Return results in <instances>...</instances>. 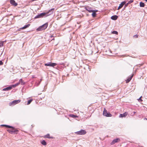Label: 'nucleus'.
I'll use <instances>...</instances> for the list:
<instances>
[{
	"mask_svg": "<svg viewBox=\"0 0 147 147\" xmlns=\"http://www.w3.org/2000/svg\"><path fill=\"white\" fill-rule=\"evenodd\" d=\"M3 64V63L1 61H0V65H2Z\"/></svg>",
	"mask_w": 147,
	"mask_h": 147,
	"instance_id": "72a5a7b5",
	"label": "nucleus"
},
{
	"mask_svg": "<svg viewBox=\"0 0 147 147\" xmlns=\"http://www.w3.org/2000/svg\"><path fill=\"white\" fill-rule=\"evenodd\" d=\"M30 24H28L27 25H26L24 27L20 28V29H25L28 27L30 26Z\"/></svg>",
	"mask_w": 147,
	"mask_h": 147,
	"instance_id": "2eb2a0df",
	"label": "nucleus"
},
{
	"mask_svg": "<svg viewBox=\"0 0 147 147\" xmlns=\"http://www.w3.org/2000/svg\"><path fill=\"white\" fill-rule=\"evenodd\" d=\"M86 9L89 12H93V11H94V10L91 9H90L89 8H88V9L86 8Z\"/></svg>",
	"mask_w": 147,
	"mask_h": 147,
	"instance_id": "412c9836",
	"label": "nucleus"
},
{
	"mask_svg": "<svg viewBox=\"0 0 147 147\" xmlns=\"http://www.w3.org/2000/svg\"><path fill=\"white\" fill-rule=\"evenodd\" d=\"M133 0H131L129 1L127 3V5H128V4H130L131 3L133 2Z\"/></svg>",
	"mask_w": 147,
	"mask_h": 147,
	"instance_id": "c85d7f7f",
	"label": "nucleus"
},
{
	"mask_svg": "<svg viewBox=\"0 0 147 147\" xmlns=\"http://www.w3.org/2000/svg\"><path fill=\"white\" fill-rule=\"evenodd\" d=\"M140 6L141 7H144L145 6L144 3L142 2H140Z\"/></svg>",
	"mask_w": 147,
	"mask_h": 147,
	"instance_id": "aec40b11",
	"label": "nucleus"
},
{
	"mask_svg": "<svg viewBox=\"0 0 147 147\" xmlns=\"http://www.w3.org/2000/svg\"><path fill=\"white\" fill-rule=\"evenodd\" d=\"M41 143L42 144L44 145H46L47 144L45 140L42 141Z\"/></svg>",
	"mask_w": 147,
	"mask_h": 147,
	"instance_id": "5701e85b",
	"label": "nucleus"
},
{
	"mask_svg": "<svg viewBox=\"0 0 147 147\" xmlns=\"http://www.w3.org/2000/svg\"><path fill=\"white\" fill-rule=\"evenodd\" d=\"M103 114L104 116L107 117H111L112 116V115L109 113H108L107 110L105 109L103 112Z\"/></svg>",
	"mask_w": 147,
	"mask_h": 147,
	"instance_id": "39448f33",
	"label": "nucleus"
},
{
	"mask_svg": "<svg viewBox=\"0 0 147 147\" xmlns=\"http://www.w3.org/2000/svg\"><path fill=\"white\" fill-rule=\"evenodd\" d=\"M3 42H0V47H1L3 46Z\"/></svg>",
	"mask_w": 147,
	"mask_h": 147,
	"instance_id": "c756f323",
	"label": "nucleus"
},
{
	"mask_svg": "<svg viewBox=\"0 0 147 147\" xmlns=\"http://www.w3.org/2000/svg\"><path fill=\"white\" fill-rule=\"evenodd\" d=\"M120 141V140L119 138H117L114 139L113 141L111 142V144L113 145L117 143L118 142H119Z\"/></svg>",
	"mask_w": 147,
	"mask_h": 147,
	"instance_id": "6e6552de",
	"label": "nucleus"
},
{
	"mask_svg": "<svg viewBox=\"0 0 147 147\" xmlns=\"http://www.w3.org/2000/svg\"><path fill=\"white\" fill-rule=\"evenodd\" d=\"M134 74H133L130 77H129L128 78H127V80H126V82L127 83H128L130 81L132 78Z\"/></svg>",
	"mask_w": 147,
	"mask_h": 147,
	"instance_id": "ddd939ff",
	"label": "nucleus"
},
{
	"mask_svg": "<svg viewBox=\"0 0 147 147\" xmlns=\"http://www.w3.org/2000/svg\"><path fill=\"white\" fill-rule=\"evenodd\" d=\"M117 18H118V16H116V15L113 16H112L111 17V19L113 20H117Z\"/></svg>",
	"mask_w": 147,
	"mask_h": 147,
	"instance_id": "f3484780",
	"label": "nucleus"
},
{
	"mask_svg": "<svg viewBox=\"0 0 147 147\" xmlns=\"http://www.w3.org/2000/svg\"><path fill=\"white\" fill-rule=\"evenodd\" d=\"M32 99H30V100H28L27 105H28L30 104V103L32 102Z\"/></svg>",
	"mask_w": 147,
	"mask_h": 147,
	"instance_id": "cd10ccee",
	"label": "nucleus"
},
{
	"mask_svg": "<svg viewBox=\"0 0 147 147\" xmlns=\"http://www.w3.org/2000/svg\"><path fill=\"white\" fill-rule=\"evenodd\" d=\"M112 33L113 34H118V32L117 31H113L112 32Z\"/></svg>",
	"mask_w": 147,
	"mask_h": 147,
	"instance_id": "bb28decb",
	"label": "nucleus"
},
{
	"mask_svg": "<svg viewBox=\"0 0 147 147\" xmlns=\"http://www.w3.org/2000/svg\"><path fill=\"white\" fill-rule=\"evenodd\" d=\"M48 16V15H47V13H38L37 15L34 17V19H36L44 17H46Z\"/></svg>",
	"mask_w": 147,
	"mask_h": 147,
	"instance_id": "7ed1b4c3",
	"label": "nucleus"
},
{
	"mask_svg": "<svg viewBox=\"0 0 147 147\" xmlns=\"http://www.w3.org/2000/svg\"><path fill=\"white\" fill-rule=\"evenodd\" d=\"M12 89V87L11 86H9L6 88H3V91H6V90H11Z\"/></svg>",
	"mask_w": 147,
	"mask_h": 147,
	"instance_id": "4468645a",
	"label": "nucleus"
},
{
	"mask_svg": "<svg viewBox=\"0 0 147 147\" xmlns=\"http://www.w3.org/2000/svg\"><path fill=\"white\" fill-rule=\"evenodd\" d=\"M45 138H52V137H50L49 134H48L47 135H46L45 136Z\"/></svg>",
	"mask_w": 147,
	"mask_h": 147,
	"instance_id": "4be33fe9",
	"label": "nucleus"
},
{
	"mask_svg": "<svg viewBox=\"0 0 147 147\" xmlns=\"http://www.w3.org/2000/svg\"><path fill=\"white\" fill-rule=\"evenodd\" d=\"M138 35L137 34H136L133 37L134 38H137L138 37Z\"/></svg>",
	"mask_w": 147,
	"mask_h": 147,
	"instance_id": "7c9ffc66",
	"label": "nucleus"
},
{
	"mask_svg": "<svg viewBox=\"0 0 147 147\" xmlns=\"http://www.w3.org/2000/svg\"><path fill=\"white\" fill-rule=\"evenodd\" d=\"M69 116L73 118H75L78 117L77 116L73 114H70Z\"/></svg>",
	"mask_w": 147,
	"mask_h": 147,
	"instance_id": "b1692460",
	"label": "nucleus"
},
{
	"mask_svg": "<svg viewBox=\"0 0 147 147\" xmlns=\"http://www.w3.org/2000/svg\"><path fill=\"white\" fill-rule=\"evenodd\" d=\"M1 126H5V127H6L7 128H8V127H12V126H10L9 125H2Z\"/></svg>",
	"mask_w": 147,
	"mask_h": 147,
	"instance_id": "6ab92c4d",
	"label": "nucleus"
},
{
	"mask_svg": "<svg viewBox=\"0 0 147 147\" xmlns=\"http://www.w3.org/2000/svg\"><path fill=\"white\" fill-rule=\"evenodd\" d=\"M41 81V80H40V81H39L38 82H36L35 84V86H38L40 84Z\"/></svg>",
	"mask_w": 147,
	"mask_h": 147,
	"instance_id": "a878e982",
	"label": "nucleus"
},
{
	"mask_svg": "<svg viewBox=\"0 0 147 147\" xmlns=\"http://www.w3.org/2000/svg\"><path fill=\"white\" fill-rule=\"evenodd\" d=\"M144 1H146V2H147V0H144Z\"/></svg>",
	"mask_w": 147,
	"mask_h": 147,
	"instance_id": "e433bc0d",
	"label": "nucleus"
},
{
	"mask_svg": "<svg viewBox=\"0 0 147 147\" xmlns=\"http://www.w3.org/2000/svg\"><path fill=\"white\" fill-rule=\"evenodd\" d=\"M21 101L20 100H14L9 103V106H13L19 103Z\"/></svg>",
	"mask_w": 147,
	"mask_h": 147,
	"instance_id": "20e7f679",
	"label": "nucleus"
},
{
	"mask_svg": "<svg viewBox=\"0 0 147 147\" xmlns=\"http://www.w3.org/2000/svg\"><path fill=\"white\" fill-rule=\"evenodd\" d=\"M142 97V96H141L138 99V101L140 102H141L142 101V100L141 99Z\"/></svg>",
	"mask_w": 147,
	"mask_h": 147,
	"instance_id": "2f4dec72",
	"label": "nucleus"
},
{
	"mask_svg": "<svg viewBox=\"0 0 147 147\" xmlns=\"http://www.w3.org/2000/svg\"><path fill=\"white\" fill-rule=\"evenodd\" d=\"M10 2L12 5L14 6H16L18 5L17 3L14 0H10Z\"/></svg>",
	"mask_w": 147,
	"mask_h": 147,
	"instance_id": "9d476101",
	"label": "nucleus"
},
{
	"mask_svg": "<svg viewBox=\"0 0 147 147\" xmlns=\"http://www.w3.org/2000/svg\"><path fill=\"white\" fill-rule=\"evenodd\" d=\"M125 3H126V2L125 1H124L123 2H122L119 5L117 9L119 10V9L123 7V6L125 4Z\"/></svg>",
	"mask_w": 147,
	"mask_h": 147,
	"instance_id": "9b49d317",
	"label": "nucleus"
},
{
	"mask_svg": "<svg viewBox=\"0 0 147 147\" xmlns=\"http://www.w3.org/2000/svg\"><path fill=\"white\" fill-rule=\"evenodd\" d=\"M127 113L125 112L123 114H120L119 116V117H125L127 115Z\"/></svg>",
	"mask_w": 147,
	"mask_h": 147,
	"instance_id": "f8f14e48",
	"label": "nucleus"
},
{
	"mask_svg": "<svg viewBox=\"0 0 147 147\" xmlns=\"http://www.w3.org/2000/svg\"><path fill=\"white\" fill-rule=\"evenodd\" d=\"M48 26V24L47 23H46L45 24L39 26L38 28L36 29L37 31H42V30H45L47 27Z\"/></svg>",
	"mask_w": 147,
	"mask_h": 147,
	"instance_id": "f03ea898",
	"label": "nucleus"
},
{
	"mask_svg": "<svg viewBox=\"0 0 147 147\" xmlns=\"http://www.w3.org/2000/svg\"><path fill=\"white\" fill-rule=\"evenodd\" d=\"M18 83H20V84L21 83L22 85H24L25 84V83L24 82L22 79H20Z\"/></svg>",
	"mask_w": 147,
	"mask_h": 147,
	"instance_id": "dca6fc26",
	"label": "nucleus"
},
{
	"mask_svg": "<svg viewBox=\"0 0 147 147\" xmlns=\"http://www.w3.org/2000/svg\"><path fill=\"white\" fill-rule=\"evenodd\" d=\"M127 5V3L125 4V5L126 6H127V5Z\"/></svg>",
	"mask_w": 147,
	"mask_h": 147,
	"instance_id": "c9c22d12",
	"label": "nucleus"
},
{
	"mask_svg": "<svg viewBox=\"0 0 147 147\" xmlns=\"http://www.w3.org/2000/svg\"><path fill=\"white\" fill-rule=\"evenodd\" d=\"M8 128H11V129H8L7 130V131L8 132L11 134H16L18 131V130L16 129L13 127H8Z\"/></svg>",
	"mask_w": 147,
	"mask_h": 147,
	"instance_id": "f257e3e1",
	"label": "nucleus"
},
{
	"mask_svg": "<svg viewBox=\"0 0 147 147\" xmlns=\"http://www.w3.org/2000/svg\"><path fill=\"white\" fill-rule=\"evenodd\" d=\"M57 64L55 63H53L51 62H48L45 64V65L54 67Z\"/></svg>",
	"mask_w": 147,
	"mask_h": 147,
	"instance_id": "0eeeda50",
	"label": "nucleus"
},
{
	"mask_svg": "<svg viewBox=\"0 0 147 147\" xmlns=\"http://www.w3.org/2000/svg\"><path fill=\"white\" fill-rule=\"evenodd\" d=\"M86 131L84 129H81L80 130L77 131L76 132V133L78 135H84L86 133Z\"/></svg>",
	"mask_w": 147,
	"mask_h": 147,
	"instance_id": "423d86ee",
	"label": "nucleus"
},
{
	"mask_svg": "<svg viewBox=\"0 0 147 147\" xmlns=\"http://www.w3.org/2000/svg\"><path fill=\"white\" fill-rule=\"evenodd\" d=\"M19 84H20V83L18 82L15 84L12 85L11 86L12 87V88H15L16 87L18 86Z\"/></svg>",
	"mask_w": 147,
	"mask_h": 147,
	"instance_id": "a211bd4d",
	"label": "nucleus"
},
{
	"mask_svg": "<svg viewBox=\"0 0 147 147\" xmlns=\"http://www.w3.org/2000/svg\"><path fill=\"white\" fill-rule=\"evenodd\" d=\"M54 8H52L49 10L46 13H47V15H48V16L52 14L54 10Z\"/></svg>",
	"mask_w": 147,
	"mask_h": 147,
	"instance_id": "1a4fd4ad",
	"label": "nucleus"
},
{
	"mask_svg": "<svg viewBox=\"0 0 147 147\" xmlns=\"http://www.w3.org/2000/svg\"><path fill=\"white\" fill-rule=\"evenodd\" d=\"M50 38H52L51 39V40H54V37L53 36H50Z\"/></svg>",
	"mask_w": 147,
	"mask_h": 147,
	"instance_id": "473e14b6",
	"label": "nucleus"
},
{
	"mask_svg": "<svg viewBox=\"0 0 147 147\" xmlns=\"http://www.w3.org/2000/svg\"><path fill=\"white\" fill-rule=\"evenodd\" d=\"M136 113V112H134V114H135Z\"/></svg>",
	"mask_w": 147,
	"mask_h": 147,
	"instance_id": "f704fd0d",
	"label": "nucleus"
},
{
	"mask_svg": "<svg viewBox=\"0 0 147 147\" xmlns=\"http://www.w3.org/2000/svg\"><path fill=\"white\" fill-rule=\"evenodd\" d=\"M96 13L94 11L93 12L92 15L93 17H96Z\"/></svg>",
	"mask_w": 147,
	"mask_h": 147,
	"instance_id": "393cba45",
	"label": "nucleus"
}]
</instances>
